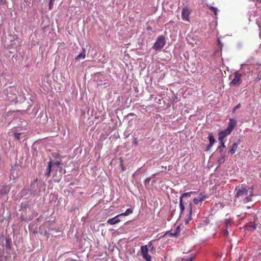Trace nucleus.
Returning <instances> with one entry per match:
<instances>
[{
  "instance_id": "obj_1",
  "label": "nucleus",
  "mask_w": 261,
  "mask_h": 261,
  "mask_svg": "<svg viewBox=\"0 0 261 261\" xmlns=\"http://www.w3.org/2000/svg\"><path fill=\"white\" fill-rule=\"evenodd\" d=\"M234 198H243L246 196L242 201L244 203H246L251 201V197L253 196V189L251 188L247 189L243 185H239L234 190Z\"/></svg>"
},
{
  "instance_id": "obj_2",
  "label": "nucleus",
  "mask_w": 261,
  "mask_h": 261,
  "mask_svg": "<svg viewBox=\"0 0 261 261\" xmlns=\"http://www.w3.org/2000/svg\"><path fill=\"white\" fill-rule=\"evenodd\" d=\"M165 45V38L164 36H159L154 43L153 48L155 50H161Z\"/></svg>"
},
{
  "instance_id": "obj_3",
  "label": "nucleus",
  "mask_w": 261,
  "mask_h": 261,
  "mask_svg": "<svg viewBox=\"0 0 261 261\" xmlns=\"http://www.w3.org/2000/svg\"><path fill=\"white\" fill-rule=\"evenodd\" d=\"M141 252L143 258L145 259L146 261H151V257L148 254V248L147 245L141 246Z\"/></svg>"
},
{
  "instance_id": "obj_4",
  "label": "nucleus",
  "mask_w": 261,
  "mask_h": 261,
  "mask_svg": "<svg viewBox=\"0 0 261 261\" xmlns=\"http://www.w3.org/2000/svg\"><path fill=\"white\" fill-rule=\"evenodd\" d=\"M191 10L187 8L184 7L182 10L181 17L184 21H189V16L191 14Z\"/></svg>"
},
{
  "instance_id": "obj_5",
  "label": "nucleus",
  "mask_w": 261,
  "mask_h": 261,
  "mask_svg": "<svg viewBox=\"0 0 261 261\" xmlns=\"http://www.w3.org/2000/svg\"><path fill=\"white\" fill-rule=\"evenodd\" d=\"M237 124V121L234 119H230L228 127L225 129L227 133H231Z\"/></svg>"
},
{
  "instance_id": "obj_6",
  "label": "nucleus",
  "mask_w": 261,
  "mask_h": 261,
  "mask_svg": "<svg viewBox=\"0 0 261 261\" xmlns=\"http://www.w3.org/2000/svg\"><path fill=\"white\" fill-rule=\"evenodd\" d=\"M242 74L238 72L234 73V77L231 82L230 84L233 85H239L241 83V77Z\"/></svg>"
},
{
  "instance_id": "obj_7",
  "label": "nucleus",
  "mask_w": 261,
  "mask_h": 261,
  "mask_svg": "<svg viewBox=\"0 0 261 261\" xmlns=\"http://www.w3.org/2000/svg\"><path fill=\"white\" fill-rule=\"evenodd\" d=\"M207 197L204 193H200L197 197L193 199V202L194 204H198L200 202L203 201Z\"/></svg>"
},
{
  "instance_id": "obj_8",
  "label": "nucleus",
  "mask_w": 261,
  "mask_h": 261,
  "mask_svg": "<svg viewBox=\"0 0 261 261\" xmlns=\"http://www.w3.org/2000/svg\"><path fill=\"white\" fill-rule=\"evenodd\" d=\"M230 133H227L226 130H224L223 131H221L219 133V138L218 140L219 142H223V139L226 137L227 135H229Z\"/></svg>"
},
{
  "instance_id": "obj_9",
  "label": "nucleus",
  "mask_w": 261,
  "mask_h": 261,
  "mask_svg": "<svg viewBox=\"0 0 261 261\" xmlns=\"http://www.w3.org/2000/svg\"><path fill=\"white\" fill-rule=\"evenodd\" d=\"M119 217V216H118V215L117 216H116V217H115L113 218L109 219L107 221V223L111 225H114L115 224L118 223L120 221V219H118Z\"/></svg>"
},
{
  "instance_id": "obj_10",
  "label": "nucleus",
  "mask_w": 261,
  "mask_h": 261,
  "mask_svg": "<svg viewBox=\"0 0 261 261\" xmlns=\"http://www.w3.org/2000/svg\"><path fill=\"white\" fill-rule=\"evenodd\" d=\"M246 228L249 231H253L256 228V224L254 222H249L246 225Z\"/></svg>"
},
{
  "instance_id": "obj_11",
  "label": "nucleus",
  "mask_w": 261,
  "mask_h": 261,
  "mask_svg": "<svg viewBox=\"0 0 261 261\" xmlns=\"http://www.w3.org/2000/svg\"><path fill=\"white\" fill-rule=\"evenodd\" d=\"M225 146L224 145V143L223 142H219V145L216 151L220 153H224L223 150Z\"/></svg>"
},
{
  "instance_id": "obj_12",
  "label": "nucleus",
  "mask_w": 261,
  "mask_h": 261,
  "mask_svg": "<svg viewBox=\"0 0 261 261\" xmlns=\"http://www.w3.org/2000/svg\"><path fill=\"white\" fill-rule=\"evenodd\" d=\"M233 223V220L232 219H225L224 220V225L226 229H228L231 227Z\"/></svg>"
},
{
  "instance_id": "obj_13",
  "label": "nucleus",
  "mask_w": 261,
  "mask_h": 261,
  "mask_svg": "<svg viewBox=\"0 0 261 261\" xmlns=\"http://www.w3.org/2000/svg\"><path fill=\"white\" fill-rule=\"evenodd\" d=\"M52 164H53V162L51 161H50L48 163V166H47V169H46L47 171L45 174V175L47 177H48L50 176L51 168L52 167Z\"/></svg>"
},
{
  "instance_id": "obj_14",
  "label": "nucleus",
  "mask_w": 261,
  "mask_h": 261,
  "mask_svg": "<svg viewBox=\"0 0 261 261\" xmlns=\"http://www.w3.org/2000/svg\"><path fill=\"white\" fill-rule=\"evenodd\" d=\"M9 191H10L9 187H8V186H3V187H2L1 189L0 190V194L3 195L6 194L8 193Z\"/></svg>"
},
{
  "instance_id": "obj_15",
  "label": "nucleus",
  "mask_w": 261,
  "mask_h": 261,
  "mask_svg": "<svg viewBox=\"0 0 261 261\" xmlns=\"http://www.w3.org/2000/svg\"><path fill=\"white\" fill-rule=\"evenodd\" d=\"M192 203L190 202L189 204V215L188 216V218L187 219L186 222L188 223L189 221H190L192 219L191 216H192Z\"/></svg>"
},
{
  "instance_id": "obj_16",
  "label": "nucleus",
  "mask_w": 261,
  "mask_h": 261,
  "mask_svg": "<svg viewBox=\"0 0 261 261\" xmlns=\"http://www.w3.org/2000/svg\"><path fill=\"white\" fill-rule=\"evenodd\" d=\"M238 147V144H237V143H233V144H232V147H231V149H230V150H229V152H230V154H234V153L236 152V150H237V149Z\"/></svg>"
},
{
  "instance_id": "obj_17",
  "label": "nucleus",
  "mask_w": 261,
  "mask_h": 261,
  "mask_svg": "<svg viewBox=\"0 0 261 261\" xmlns=\"http://www.w3.org/2000/svg\"><path fill=\"white\" fill-rule=\"evenodd\" d=\"M220 158L217 160V162L219 165L223 163L225 161V153H220Z\"/></svg>"
},
{
  "instance_id": "obj_18",
  "label": "nucleus",
  "mask_w": 261,
  "mask_h": 261,
  "mask_svg": "<svg viewBox=\"0 0 261 261\" xmlns=\"http://www.w3.org/2000/svg\"><path fill=\"white\" fill-rule=\"evenodd\" d=\"M180 234V229L179 227H176L175 231L174 232H170V236L172 237H177Z\"/></svg>"
},
{
  "instance_id": "obj_19",
  "label": "nucleus",
  "mask_w": 261,
  "mask_h": 261,
  "mask_svg": "<svg viewBox=\"0 0 261 261\" xmlns=\"http://www.w3.org/2000/svg\"><path fill=\"white\" fill-rule=\"evenodd\" d=\"M208 139L210 141V146H213L215 142V139L212 134H209Z\"/></svg>"
},
{
  "instance_id": "obj_20",
  "label": "nucleus",
  "mask_w": 261,
  "mask_h": 261,
  "mask_svg": "<svg viewBox=\"0 0 261 261\" xmlns=\"http://www.w3.org/2000/svg\"><path fill=\"white\" fill-rule=\"evenodd\" d=\"M37 179H36L34 180V181L33 182H32L31 185V190L32 191L34 192L36 190L37 187Z\"/></svg>"
},
{
  "instance_id": "obj_21",
  "label": "nucleus",
  "mask_w": 261,
  "mask_h": 261,
  "mask_svg": "<svg viewBox=\"0 0 261 261\" xmlns=\"http://www.w3.org/2000/svg\"><path fill=\"white\" fill-rule=\"evenodd\" d=\"M133 213V210L131 208H127L126 211L123 213L118 215V216H126L130 215Z\"/></svg>"
},
{
  "instance_id": "obj_22",
  "label": "nucleus",
  "mask_w": 261,
  "mask_h": 261,
  "mask_svg": "<svg viewBox=\"0 0 261 261\" xmlns=\"http://www.w3.org/2000/svg\"><path fill=\"white\" fill-rule=\"evenodd\" d=\"M195 258V255L193 254H191L190 256H185L182 258V260L184 261H192Z\"/></svg>"
},
{
  "instance_id": "obj_23",
  "label": "nucleus",
  "mask_w": 261,
  "mask_h": 261,
  "mask_svg": "<svg viewBox=\"0 0 261 261\" xmlns=\"http://www.w3.org/2000/svg\"><path fill=\"white\" fill-rule=\"evenodd\" d=\"M179 207L180 214H182L185 210V205L183 202V200H181V198H180L179 200Z\"/></svg>"
},
{
  "instance_id": "obj_24",
  "label": "nucleus",
  "mask_w": 261,
  "mask_h": 261,
  "mask_svg": "<svg viewBox=\"0 0 261 261\" xmlns=\"http://www.w3.org/2000/svg\"><path fill=\"white\" fill-rule=\"evenodd\" d=\"M194 193H195L194 192H190L184 193L180 197V198H181V200H183V198H184L185 197H190L191 194H194Z\"/></svg>"
},
{
  "instance_id": "obj_25",
  "label": "nucleus",
  "mask_w": 261,
  "mask_h": 261,
  "mask_svg": "<svg viewBox=\"0 0 261 261\" xmlns=\"http://www.w3.org/2000/svg\"><path fill=\"white\" fill-rule=\"evenodd\" d=\"M150 180V178H149V177H148L145 179V180L144 181V185L146 187H148V186H149Z\"/></svg>"
},
{
  "instance_id": "obj_26",
  "label": "nucleus",
  "mask_w": 261,
  "mask_h": 261,
  "mask_svg": "<svg viewBox=\"0 0 261 261\" xmlns=\"http://www.w3.org/2000/svg\"><path fill=\"white\" fill-rule=\"evenodd\" d=\"M210 9L211 10V11L212 12H213L214 13V14L216 16L217 15V13L218 11V9L217 8L214 7H211Z\"/></svg>"
},
{
  "instance_id": "obj_27",
  "label": "nucleus",
  "mask_w": 261,
  "mask_h": 261,
  "mask_svg": "<svg viewBox=\"0 0 261 261\" xmlns=\"http://www.w3.org/2000/svg\"><path fill=\"white\" fill-rule=\"evenodd\" d=\"M81 58H82L83 59H84L85 58V52H84L83 53H81L79 55H77V56L76 57V59H80Z\"/></svg>"
},
{
  "instance_id": "obj_28",
  "label": "nucleus",
  "mask_w": 261,
  "mask_h": 261,
  "mask_svg": "<svg viewBox=\"0 0 261 261\" xmlns=\"http://www.w3.org/2000/svg\"><path fill=\"white\" fill-rule=\"evenodd\" d=\"M21 135V133H15L14 135V138L17 139V140H19L20 139V135Z\"/></svg>"
},
{
  "instance_id": "obj_29",
  "label": "nucleus",
  "mask_w": 261,
  "mask_h": 261,
  "mask_svg": "<svg viewBox=\"0 0 261 261\" xmlns=\"http://www.w3.org/2000/svg\"><path fill=\"white\" fill-rule=\"evenodd\" d=\"M256 6L259 8L261 7V0H257L256 2Z\"/></svg>"
},
{
  "instance_id": "obj_30",
  "label": "nucleus",
  "mask_w": 261,
  "mask_h": 261,
  "mask_svg": "<svg viewBox=\"0 0 261 261\" xmlns=\"http://www.w3.org/2000/svg\"><path fill=\"white\" fill-rule=\"evenodd\" d=\"M223 233L224 236H225L226 237H228V234H229V233H228V231L227 230V229H225L223 232Z\"/></svg>"
},
{
  "instance_id": "obj_31",
  "label": "nucleus",
  "mask_w": 261,
  "mask_h": 261,
  "mask_svg": "<svg viewBox=\"0 0 261 261\" xmlns=\"http://www.w3.org/2000/svg\"><path fill=\"white\" fill-rule=\"evenodd\" d=\"M54 2V0H50V2L49 3V7L50 9H51V7L53 6Z\"/></svg>"
},
{
  "instance_id": "obj_32",
  "label": "nucleus",
  "mask_w": 261,
  "mask_h": 261,
  "mask_svg": "<svg viewBox=\"0 0 261 261\" xmlns=\"http://www.w3.org/2000/svg\"><path fill=\"white\" fill-rule=\"evenodd\" d=\"M54 165H57V166H59L61 165V162L59 161H56L55 162H53L52 166Z\"/></svg>"
},
{
  "instance_id": "obj_33",
  "label": "nucleus",
  "mask_w": 261,
  "mask_h": 261,
  "mask_svg": "<svg viewBox=\"0 0 261 261\" xmlns=\"http://www.w3.org/2000/svg\"><path fill=\"white\" fill-rule=\"evenodd\" d=\"M241 107V104L240 103H239L234 108H233V112H234L237 109H239Z\"/></svg>"
},
{
  "instance_id": "obj_34",
  "label": "nucleus",
  "mask_w": 261,
  "mask_h": 261,
  "mask_svg": "<svg viewBox=\"0 0 261 261\" xmlns=\"http://www.w3.org/2000/svg\"><path fill=\"white\" fill-rule=\"evenodd\" d=\"M148 246H149V247L150 248V249L151 250L153 249V248H154L153 245H152V243L151 242L149 243Z\"/></svg>"
},
{
  "instance_id": "obj_35",
  "label": "nucleus",
  "mask_w": 261,
  "mask_h": 261,
  "mask_svg": "<svg viewBox=\"0 0 261 261\" xmlns=\"http://www.w3.org/2000/svg\"><path fill=\"white\" fill-rule=\"evenodd\" d=\"M66 261H77L75 259H71V258H68L66 259Z\"/></svg>"
},
{
  "instance_id": "obj_36",
  "label": "nucleus",
  "mask_w": 261,
  "mask_h": 261,
  "mask_svg": "<svg viewBox=\"0 0 261 261\" xmlns=\"http://www.w3.org/2000/svg\"><path fill=\"white\" fill-rule=\"evenodd\" d=\"M213 146H210V144L207 146V150H209Z\"/></svg>"
},
{
  "instance_id": "obj_37",
  "label": "nucleus",
  "mask_w": 261,
  "mask_h": 261,
  "mask_svg": "<svg viewBox=\"0 0 261 261\" xmlns=\"http://www.w3.org/2000/svg\"><path fill=\"white\" fill-rule=\"evenodd\" d=\"M147 30H152V28H151V27H147Z\"/></svg>"
},
{
  "instance_id": "obj_38",
  "label": "nucleus",
  "mask_w": 261,
  "mask_h": 261,
  "mask_svg": "<svg viewBox=\"0 0 261 261\" xmlns=\"http://www.w3.org/2000/svg\"><path fill=\"white\" fill-rule=\"evenodd\" d=\"M245 66V64H242L241 65V69H243V66Z\"/></svg>"
},
{
  "instance_id": "obj_39",
  "label": "nucleus",
  "mask_w": 261,
  "mask_h": 261,
  "mask_svg": "<svg viewBox=\"0 0 261 261\" xmlns=\"http://www.w3.org/2000/svg\"><path fill=\"white\" fill-rule=\"evenodd\" d=\"M6 243L7 244L9 243V241L8 240L6 241Z\"/></svg>"
},
{
  "instance_id": "obj_40",
  "label": "nucleus",
  "mask_w": 261,
  "mask_h": 261,
  "mask_svg": "<svg viewBox=\"0 0 261 261\" xmlns=\"http://www.w3.org/2000/svg\"><path fill=\"white\" fill-rule=\"evenodd\" d=\"M0 261H3L2 260H0Z\"/></svg>"
}]
</instances>
